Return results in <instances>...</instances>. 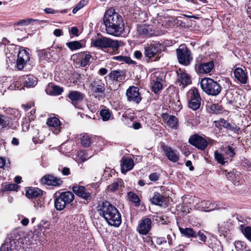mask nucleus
<instances>
[{"label":"nucleus","instance_id":"obj_1","mask_svg":"<svg viewBox=\"0 0 251 251\" xmlns=\"http://www.w3.org/2000/svg\"><path fill=\"white\" fill-rule=\"evenodd\" d=\"M96 208L99 214L104 219L109 225L115 227H118L121 225V214L110 202L107 201L99 202Z\"/></svg>","mask_w":251,"mask_h":251},{"label":"nucleus","instance_id":"obj_2","mask_svg":"<svg viewBox=\"0 0 251 251\" xmlns=\"http://www.w3.org/2000/svg\"><path fill=\"white\" fill-rule=\"evenodd\" d=\"M103 20L108 34L117 36L124 31L123 20L118 13L108 10L104 14Z\"/></svg>","mask_w":251,"mask_h":251},{"label":"nucleus","instance_id":"obj_3","mask_svg":"<svg viewBox=\"0 0 251 251\" xmlns=\"http://www.w3.org/2000/svg\"><path fill=\"white\" fill-rule=\"evenodd\" d=\"M91 46L115 54L118 53L120 45L117 40L104 37L100 33L97 36L91 39Z\"/></svg>","mask_w":251,"mask_h":251},{"label":"nucleus","instance_id":"obj_4","mask_svg":"<svg viewBox=\"0 0 251 251\" xmlns=\"http://www.w3.org/2000/svg\"><path fill=\"white\" fill-rule=\"evenodd\" d=\"M74 199V194L71 191L56 192L54 196V207L58 211H62L71 204Z\"/></svg>","mask_w":251,"mask_h":251},{"label":"nucleus","instance_id":"obj_5","mask_svg":"<svg viewBox=\"0 0 251 251\" xmlns=\"http://www.w3.org/2000/svg\"><path fill=\"white\" fill-rule=\"evenodd\" d=\"M200 85L204 92L208 95L212 96H216L220 94L223 88L219 82L209 77L202 78Z\"/></svg>","mask_w":251,"mask_h":251},{"label":"nucleus","instance_id":"obj_6","mask_svg":"<svg viewBox=\"0 0 251 251\" xmlns=\"http://www.w3.org/2000/svg\"><path fill=\"white\" fill-rule=\"evenodd\" d=\"M216 60L208 61L203 55H200L195 60V70L198 74H207L212 72Z\"/></svg>","mask_w":251,"mask_h":251},{"label":"nucleus","instance_id":"obj_7","mask_svg":"<svg viewBox=\"0 0 251 251\" xmlns=\"http://www.w3.org/2000/svg\"><path fill=\"white\" fill-rule=\"evenodd\" d=\"M91 95L100 100L105 97V88L101 79L95 78L89 84Z\"/></svg>","mask_w":251,"mask_h":251},{"label":"nucleus","instance_id":"obj_8","mask_svg":"<svg viewBox=\"0 0 251 251\" xmlns=\"http://www.w3.org/2000/svg\"><path fill=\"white\" fill-rule=\"evenodd\" d=\"M176 54L178 63L183 66L189 65L193 60L191 51L184 44H181L176 50Z\"/></svg>","mask_w":251,"mask_h":251},{"label":"nucleus","instance_id":"obj_9","mask_svg":"<svg viewBox=\"0 0 251 251\" xmlns=\"http://www.w3.org/2000/svg\"><path fill=\"white\" fill-rule=\"evenodd\" d=\"M213 140L210 137H203L199 134L195 133L190 136L188 143L197 149L204 151L209 144H212Z\"/></svg>","mask_w":251,"mask_h":251},{"label":"nucleus","instance_id":"obj_10","mask_svg":"<svg viewBox=\"0 0 251 251\" xmlns=\"http://www.w3.org/2000/svg\"><path fill=\"white\" fill-rule=\"evenodd\" d=\"M186 98L188 100V106L193 110L196 111L200 108L201 98L199 90L192 87L187 92Z\"/></svg>","mask_w":251,"mask_h":251},{"label":"nucleus","instance_id":"obj_11","mask_svg":"<svg viewBox=\"0 0 251 251\" xmlns=\"http://www.w3.org/2000/svg\"><path fill=\"white\" fill-rule=\"evenodd\" d=\"M164 48L163 45L159 42H153L145 47L144 54L148 60L157 61L160 59L159 54Z\"/></svg>","mask_w":251,"mask_h":251},{"label":"nucleus","instance_id":"obj_12","mask_svg":"<svg viewBox=\"0 0 251 251\" xmlns=\"http://www.w3.org/2000/svg\"><path fill=\"white\" fill-rule=\"evenodd\" d=\"M36 52L40 60L53 63L56 62L58 60L55 50H51L50 48L37 50Z\"/></svg>","mask_w":251,"mask_h":251},{"label":"nucleus","instance_id":"obj_13","mask_svg":"<svg viewBox=\"0 0 251 251\" xmlns=\"http://www.w3.org/2000/svg\"><path fill=\"white\" fill-rule=\"evenodd\" d=\"M176 73L177 78L176 84H178L182 89H184L192 83L191 75L185 70L179 68Z\"/></svg>","mask_w":251,"mask_h":251},{"label":"nucleus","instance_id":"obj_14","mask_svg":"<svg viewBox=\"0 0 251 251\" xmlns=\"http://www.w3.org/2000/svg\"><path fill=\"white\" fill-rule=\"evenodd\" d=\"M29 59V52L24 47L19 46L16 62L17 69L19 70H22Z\"/></svg>","mask_w":251,"mask_h":251},{"label":"nucleus","instance_id":"obj_15","mask_svg":"<svg viewBox=\"0 0 251 251\" xmlns=\"http://www.w3.org/2000/svg\"><path fill=\"white\" fill-rule=\"evenodd\" d=\"M139 88L135 86H131L126 90V96L127 101L139 104L142 100Z\"/></svg>","mask_w":251,"mask_h":251},{"label":"nucleus","instance_id":"obj_16","mask_svg":"<svg viewBox=\"0 0 251 251\" xmlns=\"http://www.w3.org/2000/svg\"><path fill=\"white\" fill-rule=\"evenodd\" d=\"M67 97L71 100V103L74 107L81 109L80 104L84 100L85 95L78 91H70Z\"/></svg>","mask_w":251,"mask_h":251},{"label":"nucleus","instance_id":"obj_17","mask_svg":"<svg viewBox=\"0 0 251 251\" xmlns=\"http://www.w3.org/2000/svg\"><path fill=\"white\" fill-rule=\"evenodd\" d=\"M40 182L43 185L59 187L63 184V181L60 177L55 176L53 174H46L40 179Z\"/></svg>","mask_w":251,"mask_h":251},{"label":"nucleus","instance_id":"obj_18","mask_svg":"<svg viewBox=\"0 0 251 251\" xmlns=\"http://www.w3.org/2000/svg\"><path fill=\"white\" fill-rule=\"evenodd\" d=\"M161 149L164 151L166 157L170 161L176 163L179 159V153L176 150L173 149L171 147L161 142Z\"/></svg>","mask_w":251,"mask_h":251},{"label":"nucleus","instance_id":"obj_19","mask_svg":"<svg viewBox=\"0 0 251 251\" xmlns=\"http://www.w3.org/2000/svg\"><path fill=\"white\" fill-rule=\"evenodd\" d=\"M72 190L76 196L87 202L90 201L92 199L91 193L83 186H80L77 184H75L72 187Z\"/></svg>","mask_w":251,"mask_h":251},{"label":"nucleus","instance_id":"obj_20","mask_svg":"<svg viewBox=\"0 0 251 251\" xmlns=\"http://www.w3.org/2000/svg\"><path fill=\"white\" fill-rule=\"evenodd\" d=\"M215 126L219 130H221L222 127L226 130L233 131L235 133H238L240 128L235 123L231 124L228 123L224 119H220L219 120L214 121Z\"/></svg>","mask_w":251,"mask_h":251},{"label":"nucleus","instance_id":"obj_21","mask_svg":"<svg viewBox=\"0 0 251 251\" xmlns=\"http://www.w3.org/2000/svg\"><path fill=\"white\" fill-rule=\"evenodd\" d=\"M109 79L115 83H117L118 85L117 88L120 86V83L122 82L126 78V73L125 71L120 69L117 70H112L107 75Z\"/></svg>","mask_w":251,"mask_h":251},{"label":"nucleus","instance_id":"obj_22","mask_svg":"<svg viewBox=\"0 0 251 251\" xmlns=\"http://www.w3.org/2000/svg\"><path fill=\"white\" fill-rule=\"evenodd\" d=\"M76 64H78V67H86L90 64V59L92 55L89 52L81 51L76 54Z\"/></svg>","mask_w":251,"mask_h":251},{"label":"nucleus","instance_id":"obj_23","mask_svg":"<svg viewBox=\"0 0 251 251\" xmlns=\"http://www.w3.org/2000/svg\"><path fill=\"white\" fill-rule=\"evenodd\" d=\"M152 221L149 218L140 220L137 227V230L140 234L147 235L151 229Z\"/></svg>","mask_w":251,"mask_h":251},{"label":"nucleus","instance_id":"obj_24","mask_svg":"<svg viewBox=\"0 0 251 251\" xmlns=\"http://www.w3.org/2000/svg\"><path fill=\"white\" fill-rule=\"evenodd\" d=\"M47 125L50 128L52 132L57 134L61 131L62 124L59 119L56 117H50L47 120Z\"/></svg>","mask_w":251,"mask_h":251},{"label":"nucleus","instance_id":"obj_25","mask_svg":"<svg viewBox=\"0 0 251 251\" xmlns=\"http://www.w3.org/2000/svg\"><path fill=\"white\" fill-rule=\"evenodd\" d=\"M161 118L167 126L171 128L176 129L178 127V120L175 115H169L167 113L162 114Z\"/></svg>","mask_w":251,"mask_h":251},{"label":"nucleus","instance_id":"obj_26","mask_svg":"<svg viewBox=\"0 0 251 251\" xmlns=\"http://www.w3.org/2000/svg\"><path fill=\"white\" fill-rule=\"evenodd\" d=\"M235 78L240 83L245 84L248 80V73L246 70H243L240 67L235 68L233 71Z\"/></svg>","mask_w":251,"mask_h":251},{"label":"nucleus","instance_id":"obj_27","mask_svg":"<svg viewBox=\"0 0 251 251\" xmlns=\"http://www.w3.org/2000/svg\"><path fill=\"white\" fill-rule=\"evenodd\" d=\"M43 194V190L37 187H28L25 188V196L29 199H40Z\"/></svg>","mask_w":251,"mask_h":251},{"label":"nucleus","instance_id":"obj_28","mask_svg":"<svg viewBox=\"0 0 251 251\" xmlns=\"http://www.w3.org/2000/svg\"><path fill=\"white\" fill-rule=\"evenodd\" d=\"M151 203L155 205L160 206L167 204V198L158 192H154L153 196L150 198Z\"/></svg>","mask_w":251,"mask_h":251},{"label":"nucleus","instance_id":"obj_29","mask_svg":"<svg viewBox=\"0 0 251 251\" xmlns=\"http://www.w3.org/2000/svg\"><path fill=\"white\" fill-rule=\"evenodd\" d=\"M17 241L13 239H6L5 243L0 247L1 251H19Z\"/></svg>","mask_w":251,"mask_h":251},{"label":"nucleus","instance_id":"obj_30","mask_svg":"<svg viewBox=\"0 0 251 251\" xmlns=\"http://www.w3.org/2000/svg\"><path fill=\"white\" fill-rule=\"evenodd\" d=\"M17 124L14 125L11 117L0 114V126L3 129H15Z\"/></svg>","mask_w":251,"mask_h":251},{"label":"nucleus","instance_id":"obj_31","mask_svg":"<svg viewBox=\"0 0 251 251\" xmlns=\"http://www.w3.org/2000/svg\"><path fill=\"white\" fill-rule=\"evenodd\" d=\"M134 166L133 160L131 158L123 156L121 160V172L125 174L128 171L131 170Z\"/></svg>","mask_w":251,"mask_h":251},{"label":"nucleus","instance_id":"obj_32","mask_svg":"<svg viewBox=\"0 0 251 251\" xmlns=\"http://www.w3.org/2000/svg\"><path fill=\"white\" fill-rule=\"evenodd\" d=\"M157 74L158 73H157L153 74L151 82V90L155 94H157L162 90L163 87L162 83H161L162 79L160 77V75H157Z\"/></svg>","mask_w":251,"mask_h":251},{"label":"nucleus","instance_id":"obj_33","mask_svg":"<svg viewBox=\"0 0 251 251\" xmlns=\"http://www.w3.org/2000/svg\"><path fill=\"white\" fill-rule=\"evenodd\" d=\"M22 79L24 87L32 88L37 84L38 79L32 75H24Z\"/></svg>","mask_w":251,"mask_h":251},{"label":"nucleus","instance_id":"obj_34","mask_svg":"<svg viewBox=\"0 0 251 251\" xmlns=\"http://www.w3.org/2000/svg\"><path fill=\"white\" fill-rule=\"evenodd\" d=\"M64 91L63 87L52 83L49 84V86L46 89L47 94L51 96L60 95Z\"/></svg>","mask_w":251,"mask_h":251},{"label":"nucleus","instance_id":"obj_35","mask_svg":"<svg viewBox=\"0 0 251 251\" xmlns=\"http://www.w3.org/2000/svg\"><path fill=\"white\" fill-rule=\"evenodd\" d=\"M137 31L141 36L149 37L154 34V30L150 25H141L137 28Z\"/></svg>","mask_w":251,"mask_h":251},{"label":"nucleus","instance_id":"obj_36","mask_svg":"<svg viewBox=\"0 0 251 251\" xmlns=\"http://www.w3.org/2000/svg\"><path fill=\"white\" fill-rule=\"evenodd\" d=\"M179 230L182 236L190 238H196V230L191 227L183 228L178 226Z\"/></svg>","mask_w":251,"mask_h":251},{"label":"nucleus","instance_id":"obj_37","mask_svg":"<svg viewBox=\"0 0 251 251\" xmlns=\"http://www.w3.org/2000/svg\"><path fill=\"white\" fill-rule=\"evenodd\" d=\"M92 136L87 133L81 135L79 140V143L83 147H89L92 143Z\"/></svg>","mask_w":251,"mask_h":251},{"label":"nucleus","instance_id":"obj_38","mask_svg":"<svg viewBox=\"0 0 251 251\" xmlns=\"http://www.w3.org/2000/svg\"><path fill=\"white\" fill-rule=\"evenodd\" d=\"M127 196L129 201L132 202L135 206L138 207L140 206L141 200L136 193L132 191L128 192L127 193Z\"/></svg>","mask_w":251,"mask_h":251},{"label":"nucleus","instance_id":"obj_39","mask_svg":"<svg viewBox=\"0 0 251 251\" xmlns=\"http://www.w3.org/2000/svg\"><path fill=\"white\" fill-rule=\"evenodd\" d=\"M214 158L215 160L221 165H224L226 163L228 162L227 158L224 156V155L219 152L218 151L216 150L214 151Z\"/></svg>","mask_w":251,"mask_h":251},{"label":"nucleus","instance_id":"obj_40","mask_svg":"<svg viewBox=\"0 0 251 251\" xmlns=\"http://www.w3.org/2000/svg\"><path fill=\"white\" fill-rule=\"evenodd\" d=\"M209 112L211 114L221 113L223 111V107L218 104H212L208 106Z\"/></svg>","mask_w":251,"mask_h":251},{"label":"nucleus","instance_id":"obj_41","mask_svg":"<svg viewBox=\"0 0 251 251\" xmlns=\"http://www.w3.org/2000/svg\"><path fill=\"white\" fill-rule=\"evenodd\" d=\"M67 47L72 51L79 50L82 48V44L78 41H74L66 43Z\"/></svg>","mask_w":251,"mask_h":251},{"label":"nucleus","instance_id":"obj_42","mask_svg":"<svg viewBox=\"0 0 251 251\" xmlns=\"http://www.w3.org/2000/svg\"><path fill=\"white\" fill-rule=\"evenodd\" d=\"M124 184V181L122 179L118 178L116 181L113 182L111 184L109 185L107 187V189L112 192H114L117 190L119 186H122Z\"/></svg>","mask_w":251,"mask_h":251},{"label":"nucleus","instance_id":"obj_43","mask_svg":"<svg viewBox=\"0 0 251 251\" xmlns=\"http://www.w3.org/2000/svg\"><path fill=\"white\" fill-rule=\"evenodd\" d=\"M240 229L245 237L251 242V227L250 226H245L244 225H241Z\"/></svg>","mask_w":251,"mask_h":251},{"label":"nucleus","instance_id":"obj_44","mask_svg":"<svg viewBox=\"0 0 251 251\" xmlns=\"http://www.w3.org/2000/svg\"><path fill=\"white\" fill-rule=\"evenodd\" d=\"M100 115L103 121H108L111 116H112V112L109 109L103 108L100 110Z\"/></svg>","mask_w":251,"mask_h":251},{"label":"nucleus","instance_id":"obj_45","mask_svg":"<svg viewBox=\"0 0 251 251\" xmlns=\"http://www.w3.org/2000/svg\"><path fill=\"white\" fill-rule=\"evenodd\" d=\"M19 188V186L15 183H10L4 186L0 189L1 193H4L6 191H17Z\"/></svg>","mask_w":251,"mask_h":251},{"label":"nucleus","instance_id":"obj_46","mask_svg":"<svg viewBox=\"0 0 251 251\" xmlns=\"http://www.w3.org/2000/svg\"><path fill=\"white\" fill-rule=\"evenodd\" d=\"M223 172L226 175L227 178L230 181H232L234 185H239L240 184V182L239 180H236L235 178V174L233 173L232 172H227V170H225L223 171Z\"/></svg>","mask_w":251,"mask_h":251},{"label":"nucleus","instance_id":"obj_47","mask_svg":"<svg viewBox=\"0 0 251 251\" xmlns=\"http://www.w3.org/2000/svg\"><path fill=\"white\" fill-rule=\"evenodd\" d=\"M225 151L226 157L227 159L230 158V160H232V158H233L236 154L235 149L230 146H227L225 148Z\"/></svg>","mask_w":251,"mask_h":251},{"label":"nucleus","instance_id":"obj_48","mask_svg":"<svg viewBox=\"0 0 251 251\" xmlns=\"http://www.w3.org/2000/svg\"><path fill=\"white\" fill-rule=\"evenodd\" d=\"M201 206L204 211H210L213 209V205L209 201H203L201 202Z\"/></svg>","mask_w":251,"mask_h":251},{"label":"nucleus","instance_id":"obj_49","mask_svg":"<svg viewBox=\"0 0 251 251\" xmlns=\"http://www.w3.org/2000/svg\"><path fill=\"white\" fill-rule=\"evenodd\" d=\"M218 231L220 235L224 236L225 237H226L229 232L228 228L224 225H218Z\"/></svg>","mask_w":251,"mask_h":251},{"label":"nucleus","instance_id":"obj_50","mask_svg":"<svg viewBox=\"0 0 251 251\" xmlns=\"http://www.w3.org/2000/svg\"><path fill=\"white\" fill-rule=\"evenodd\" d=\"M50 226V223L49 221L44 220H42L41 222V223L38 225V227L41 231H42L43 229L45 230L43 232H45L46 229H49Z\"/></svg>","mask_w":251,"mask_h":251},{"label":"nucleus","instance_id":"obj_51","mask_svg":"<svg viewBox=\"0 0 251 251\" xmlns=\"http://www.w3.org/2000/svg\"><path fill=\"white\" fill-rule=\"evenodd\" d=\"M196 238L199 237L200 242L199 243H205L207 240V237L203 231L201 230L196 231Z\"/></svg>","mask_w":251,"mask_h":251},{"label":"nucleus","instance_id":"obj_52","mask_svg":"<svg viewBox=\"0 0 251 251\" xmlns=\"http://www.w3.org/2000/svg\"><path fill=\"white\" fill-rule=\"evenodd\" d=\"M177 210H180V211L183 213L184 214L186 215L187 213L190 212V210H191V208H189L187 206L184 205V204L179 205L177 206Z\"/></svg>","mask_w":251,"mask_h":251},{"label":"nucleus","instance_id":"obj_53","mask_svg":"<svg viewBox=\"0 0 251 251\" xmlns=\"http://www.w3.org/2000/svg\"><path fill=\"white\" fill-rule=\"evenodd\" d=\"M160 177V174L156 172L151 173L149 176L150 180L151 181L158 180Z\"/></svg>","mask_w":251,"mask_h":251},{"label":"nucleus","instance_id":"obj_54","mask_svg":"<svg viewBox=\"0 0 251 251\" xmlns=\"http://www.w3.org/2000/svg\"><path fill=\"white\" fill-rule=\"evenodd\" d=\"M36 110L35 109H32L29 113H28L27 119L28 120V122H31L34 121L36 118V116L35 115Z\"/></svg>","mask_w":251,"mask_h":251},{"label":"nucleus","instance_id":"obj_55","mask_svg":"<svg viewBox=\"0 0 251 251\" xmlns=\"http://www.w3.org/2000/svg\"><path fill=\"white\" fill-rule=\"evenodd\" d=\"M30 122H28V120L27 119L25 118V122H23V123L22 124L23 131H27L28 130Z\"/></svg>","mask_w":251,"mask_h":251},{"label":"nucleus","instance_id":"obj_56","mask_svg":"<svg viewBox=\"0 0 251 251\" xmlns=\"http://www.w3.org/2000/svg\"><path fill=\"white\" fill-rule=\"evenodd\" d=\"M155 221H156V222L157 223L161 224V225L167 224V221L164 218V217L163 216H157L155 218Z\"/></svg>","mask_w":251,"mask_h":251},{"label":"nucleus","instance_id":"obj_57","mask_svg":"<svg viewBox=\"0 0 251 251\" xmlns=\"http://www.w3.org/2000/svg\"><path fill=\"white\" fill-rule=\"evenodd\" d=\"M50 48L51 50H53V49L56 50V51H55V53H56V55H57V58H58L59 55L61 53L62 48L61 47H59L58 46L53 45L51 46Z\"/></svg>","mask_w":251,"mask_h":251},{"label":"nucleus","instance_id":"obj_58","mask_svg":"<svg viewBox=\"0 0 251 251\" xmlns=\"http://www.w3.org/2000/svg\"><path fill=\"white\" fill-rule=\"evenodd\" d=\"M21 83L19 81H16L14 83H13L12 84L10 85L9 88L11 89H21L20 88Z\"/></svg>","mask_w":251,"mask_h":251},{"label":"nucleus","instance_id":"obj_59","mask_svg":"<svg viewBox=\"0 0 251 251\" xmlns=\"http://www.w3.org/2000/svg\"><path fill=\"white\" fill-rule=\"evenodd\" d=\"M123 62H125L128 64H135L136 62L132 60L130 57L128 56H124V60Z\"/></svg>","mask_w":251,"mask_h":251},{"label":"nucleus","instance_id":"obj_60","mask_svg":"<svg viewBox=\"0 0 251 251\" xmlns=\"http://www.w3.org/2000/svg\"><path fill=\"white\" fill-rule=\"evenodd\" d=\"M36 20H33L32 19H27L26 20H21L20 22L19 23V25L22 24L23 25H29L31 21H35Z\"/></svg>","mask_w":251,"mask_h":251},{"label":"nucleus","instance_id":"obj_61","mask_svg":"<svg viewBox=\"0 0 251 251\" xmlns=\"http://www.w3.org/2000/svg\"><path fill=\"white\" fill-rule=\"evenodd\" d=\"M44 11L47 14H54L59 12L58 10H55L51 8H46L44 9Z\"/></svg>","mask_w":251,"mask_h":251},{"label":"nucleus","instance_id":"obj_62","mask_svg":"<svg viewBox=\"0 0 251 251\" xmlns=\"http://www.w3.org/2000/svg\"><path fill=\"white\" fill-rule=\"evenodd\" d=\"M167 241L165 237H157L156 240V243L157 245H161L164 243H166Z\"/></svg>","mask_w":251,"mask_h":251},{"label":"nucleus","instance_id":"obj_63","mask_svg":"<svg viewBox=\"0 0 251 251\" xmlns=\"http://www.w3.org/2000/svg\"><path fill=\"white\" fill-rule=\"evenodd\" d=\"M70 32V34H73L74 36H78V29L76 26L72 27Z\"/></svg>","mask_w":251,"mask_h":251},{"label":"nucleus","instance_id":"obj_64","mask_svg":"<svg viewBox=\"0 0 251 251\" xmlns=\"http://www.w3.org/2000/svg\"><path fill=\"white\" fill-rule=\"evenodd\" d=\"M61 173L64 176H69V175L71 174L70 170L68 167H64L62 169Z\"/></svg>","mask_w":251,"mask_h":251}]
</instances>
